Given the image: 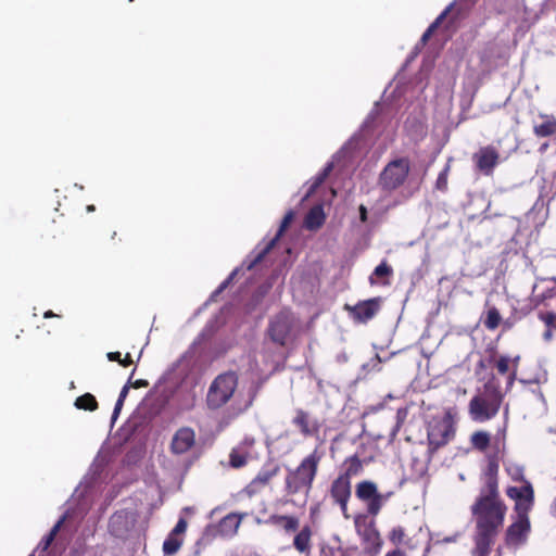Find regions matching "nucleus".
Masks as SVG:
<instances>
[{
    "mask_svg": "<svg viewBox=\"0 0 556 556\" xmlns=\"http://www.w3.org/2000/svg\"><path fill=\"white\" fill-rule=\"evenodd\" d=\"M256 394L254 387L248 389L239 387L238 377L235 372L218 375L211 383L206 403L210 408H219L232 400L237 413L247 410L253 403Z\"/></svg>",
    "mask_w": 556,
    "mask_h": 556,
    "instance_id": "f257e3e1",
    "label": "nucleus"
},
{
    "mask_svg": "<svg viewBox=\"0 0 556 556\" xmlns=\"http://www.w3.org/2000/svg\"><path fill=\"white\" fill-rule=\"evenodd\" d=\"M506 494L515 502V519L506 532V542L511 546L522 545L530 532L529 513L534 502V491L530 482L523 486H508Z\"/></svg>",
    "mask_w": 556,
    "mask_h": 556,
    "instance_id": "f03ea898",
    "label": "nucleus"
},
{
    "mask_svg": "<svg viewBox=\"0 0 556 556\" xmlns=\"http://www.w3.org/2000/svg\"><path fill=\"white\" fill-rule=\"evenodd\" d=\"M320 459L321 455L315 450L294 470L288 472L286 477L288 494L302 493L305 497L308 495Z\"/></svg>",
    "mask_w": 556,
    "mask_h": 556,
    "instance_id": "7ed1b4c3",
    "label": "nucleus"
},
{
    "mask_svg": "<svg viewBox=\"0 0 556 556\" xmlns=\"http://www.w3.org/2000/svg\"><path fill=\"white\" fill-rule=\"evenodd\" d=\"M457 412L454 408L434 415L427 422V439L429 447L435 451L447 444L455 435Z\"/></svg>",
    "mask_w": 556,
    "mask_h": 556,
    "instance_id": "20e7f679",
    "label": "nucleus"
},
{
    "mask_svg": "<svg viewBox=\"0 0 556 556\" xmlns=\"http://www.w3.org/2000/svg\"><path fill=\"white\" fill-rule=\"evenodd\" d=\"M477 529L496 532L504 521L506 507L495 496L482 497L473 507Z\"/></svg>",
    "mask_w": 556,
    "mask_h": 556,
    "instance_id": "39448f33",
    "label": "nucleus"
},
{
    "mask_svg": "<svg viewBox=\"0 0 556 556\" xmlns=\"http://www.w3.org/2000/svg\"><path fill=\"white\" fill-rule=\"evenodd\" d=\"M501 404L502 395L486 389L470 400L468 413L473 421L484 422L492 419L498 413Z\"/></svg>",
    "mask_w": 556,
    "mask_h": 556,
    "instance_id": "423d86ee",
    "label": "nucleus"
},
{
    "mask_svg": "<svg viewBox=\"0 0 556 556\" xmlns=\"http://www.w3.org/2000/svg\"><path fill=\"white\" fill-rule=\"evenodd\" d=\"M298 327L296 317L289 311H282L270 320L268 334L274 342L283 345Z\"/></svg>",
    "mask_w": 556,
    "mask_h": 556,
    "instance_id": "0eeeda50",
    "label": "nucleus"
},
{
    "mask_svg": "<svg viewBox=\"0 0 556 556\" xmlns=\"http://www.w3.org/2000/svg\"><path fill=\"white\" fill-rule=\"evenodd\" d=\"M410 164L408 159H395L388 163L380 174L379 182L386 190H395L402 186L409 173Z\"/></svg>",
    "mask_w": 556,
    "mask_h": 556,
    "instance_id": "6e6552de",
    "label": "nucleus"
},
{
    "mask_svg": "<svg viewBox=\"0 0 556 556\" xmlns=\"http://www.w3.org/2000/svg\"><path fill=\"white\" fill-rule=\"evenodd\" d=\"M354 525L357 534L362 538L365 544V549L370 556H376L381 547L380 534L375 527L374 519L366 515H357L354 518Z\"/></svg>",
    "mask_w": 556,
    "mask_h": 556,
    "instance_id": "1a4fd4ad",
    "label": "nucleus"
},
{
    "mask_svg": "<svg viewBox=\"0 0 556 556\" xmlns=\"http://www.w3.org/2000/svg\"><path fill=\"white\" fill-rule=\"evenodd\" d=\"M356 496L367 504V510L372 516H376L383 503L386 496L378 492L377 485L371 481H362L356 486Z\"/></svg>",
    "mask_w": 556,
    "mask_h": 556,
    "instance_id": "9d476101",
    "label": "nucleus"
},
{
    "mask_svg": "<svg viewBox=\"0 0 556 556\" xmlns=\"http://www.w3.org/2000/svg\"><path fill=\"white\" fill-rule=\"evenodd\" d=\"M136 516L131 511L121 510L111 516L109 532L115 538L125 539L134 530Z\"/></svg>",
    "mask_w": 556,
    "mask_h": 556,
    "instance_id": "9b49d317",
    "label": "nucleus"
},
{
    "mask_svg": "<svg viewBox=\"0 0 556 556\" xmlns=\"http://www.w3.org/2000/svg\"><path fill=\"white\" fill-rule=\"evenodd\" d=\"M195 444V432L189 427L178 429L170 442V452L176 455L188 453Z\"/></svg>",
    "mask_w": 556,
    "mask_h": 556,
    "instance_id": "f8f14e48",
    "label": "nucleus"
},
{
    "mask_svg": "<svg viewBox=\"0 0 556 556\" xmlns=\"http://www.w3.org/2000/svg\"><path fill=\"white\" fill-rule=\"evenodd\" d=\"M345 309L351 313L356 321L365 323L372 318L378 312L379 301L377 299L363 301L354 306L346 305Z\"/></svg>",
    "mask_w": 556,
    "mask_h": 556,
    "instance_id": "ddd939ff",
    "label": "nucleus"
},
{
    "mask_svg": "<svg viewBox=\"0 0 556 556\" xmlns=\"http://www.w3.org/2000/svg\"><path fill=\"white\" fill-rule=\"evenodd\" d=\"M473 160L480 172L490 175L498 162V153L495 149L485 147L473 155Z\"/></svg>",
    "mask_w": 556,
    "mask_h": 556,
    "instance_id": "4468645a",
    "label": "nucleus"
},
{
    "mask_svg": "<svg viewBox=\"0 0 556 556\" xmlns=\"http://www.w3.org/2000/svg\"><path fill=\"white\" fill-rule=\"evenodd\" d=\"M331 495L340 506H344L351 496V481L346 476H339L332 483Z\"/></svg>",
    "mask_w": 556,
    "mask_h": 556,
    "instance_id": "2eb2a0df",
    "label": "nucleus"
},
{
    "mask_svg": "<svg viewBox=\"0 0 556 556\" xmlns=\"http://www.w3.org/2000/svg\"><path fill=\"white\" fill-rule=\"evenodd\" d=\"M540 122L534 123L533 132L540 138L556 135V117L547 114L539 115Z\"/></svg>",
    "mask_w": 556,
    "mask_h": 556,
    "instance_id": "dca6fc26",
    "label": "nucleus"
},
{
    "mask_svg": "<svg viewBox=\"0 0 556 556\" xmlns=\"http://www.w3.org/2000/svg\"><path fill=\"white\" fill-rule=\"evenodd\" d=\"M254 443L253 439H245L239 446L235 447L230 453V465L233 468H240L247 464L251 456L249 450Z\"/></svg>",
    "mask_w": 556,
    "mask_h": 556,
    "instance_id": "f3484780",
    "label": "nucleus"
},
{
    "mask_svg": "<svg viewBox=\"0 0 556 556\" xmlns=\"http://www.w3.org/2000/svg\"><path fill=\"white\" fill-rule=\"evenodd\" d=\"M277 468L261 470L257 476L247 485V494L252 496L260 492L265 485H267L270 479L277 475Z\"/></svg>",
    "mask_w": 556,
    "mask_h": 556,
    "instance_id": "a211bd4d",
    "label": "nucleus"
},
{
    "mask_svg": "<svg viewBox=\"0 0 556 556\" xmlns=\"http://www.w3.org/2000/svg\"><path fill=\"white\" fill-rule=\"evenodd\" d=\"M519 359V355L514 358H510L509 356H500L496 362V368L500 374L505 375L508 371L510 372L508 377V387H510L516 379Z\"/></svg>",
    "mask_w": 556,
    "mask_h": 556,
    "instance_id": "6ab92c4d",
    "label": "nucleus"
},
{
    "mask_svg": "<svg viewBox=\"0 0 556 556\" xmlns=\"http://www.w3.org/2000/svg\"><path fill=\"white\" fill-rule=\"evenodd\" d=\"M294 548L301 554H309L312 549V529L303 527L293 539Z\"/></svg>",
    "mask_w": 556,
    "mask_h": 556,
    "instance_id": "aec40b11",
    "label": "nucleus"
},
{
    "mask_svg": "<svg viewBox=\"0 0 556 556\" xmlns=\"http://www.w3.org/2000/svg\"><path fill=\"white\" fill-rule=\"evenodd\" d=\"M241 523V517L237 514H229L218 525V532L223 536H232L237 533Z\"/></svg>",
    "mask_w": 556,
    "mask_h": 556,
    "instance_id": "412c9836",
    "label": "nucleus"
},
{
    "mask_svg": "<svg viewBox=\"0 0 556 556\" xmlns=\"http://www.w3.org/2000/svg\"><path fill=\"white\" fill-rule=\"evenodd\" d=\"M477 536H476V549L475 554L476 556H486V554L490 551V546L492 543V539L495 534V532H492L490 530H481L477 529Z\"/></svg>",
    "mask_w": 556,
    "mask_h": 556,
    "instance_id": "4be33fe9",
    "label": "nucleus"
},
{
    "mask_svg": "<svg viewBox=\"0 0 556 556\" xmlns=\"http://www.w3.org/2000/svg\"><path fill=\"white\" fill-rule=\"evenodd\" d=\"M325 213L321 205H316L307 213L304 225L309 230L318 229L325 222Z\"/></svg>",
    "mask_w": 556,
    "mask_h": 556,
    "instance_id": "5701e85b",
    "label": "nucleus"
},
{
    "mask_svg": "<svg viewBox=\"0 0 556 556\" xmlns=\"http://www.w3.org/2000/svg\"><path fill=\"white\" fill-rule=\"evenodd\" d=\"M293 218H294V213L292 211L288 212L285 215L276 237L267 244V247L264 249V251L257 255L254 263L260 262L263 258V256L273 248V245L276 243V241L279 239V237L283 233V231L291 224Z\"/></svg>",
    "mask_w": 556,
    "mask_h": 556,
    "instance_id": "b1692460",
    "label": "nucleus"
},
{
    "mask_svg": "<svg viewBox=\"0 0 556 556\" xmlns=\"http://www.w3.org/2000/svg\"><path fill=\"white\" fill-rule=\"evenodd\" d=\"M182 543L184 538H179L177 535L169 533L163 543V554L165 556L175 555L180 549Z\"/></svg>",
    "mask_w": 556,
    "mask_h": 556,
    "instance_id": "393cba45",
    "label": "nucleus"
},
{
    "mask_svg": "<svg viewBox=\"0 0 556 556\" xmlns=\"http://www.w3.org/2000/svg\"><path fill=\"white\" fill-rule=\"evenodd\" d=\"M505 469H506V472L508 473V476L514 480V481H522V483H526L528 482L527 480H525L523 478V467L521 465H519L518 463H515V462H507L505 464ZM525 484H522L521 486H523Z\"/></svg>",
    "mask_w": 556,
    "mask_h": 556,
    "instance_id": "a878e982",
    "label": "nucleus"
},
{
    "mask_svg": "<svg viewBox=\"0 0 556 556\" xmlns=\"http://www.w3.org/2000/svg\"><path fill=\"white\" fill-rule=\"evenodd\" d=\"M490 443V434L485 431H477L471 435V444L479 451H485Z\"/></svg>",
    "mask_w": 556,
    "mask_h": 556,
    "instance_id": "bb28decb",
    "label": "nucleus"
},
{
    "mask_svg": "<svg viewBox=\"0 0 556 556\" xmlns=\"http://www.w3.org/2000/svg\"><path fill=\"white\" fill-rule=\"evenodd\" d=\"M75 406L79 409L94 410L98 404L92 394L86 393L76 399Z\"/></svg>",
    "mask_w": 556,
    "mask_h": 556,
    "instance_id": "cd10ccee",
    "label": "nucleus"
},
{
    "mask_svg": "<svg viewBox=\"0 0 556 556\" xmlns=\"http://www.w3.org/2000/svg\"><path fill=\"white\" fill-rule=\"evenodd\" d=\"M345 465L346 468L345 473L343 476L349 477V480L351 479V477L359 475L363 468L362 463L357 457H352L348 459Z\"/></svg>",
    "mask_w": 556,
    "mask_h": 556,
    "instance_id": "c85d7f7f",
    "label": "nucleus"
},
{
    "mask_svg": "<svg viewBox=\"0 0 556 556\" xmlns=\"http://www.w3.org/2000/svg\"><path fill=\"white\" fill-rule=\"evenodd\" d=\"M66 519V516L64 515L55 525L54 527L52 528V530L50 531V533L40 542L39 544V548H41L42 551H46L50 544L52 543V541L54 540V536L56 535L58 531L60 530L61 526L63 525V522L65 521Z\"/></svg>",
    "mask_w": 556,
    "mask_h": 556,
    "instance_id": "c756f323",
    "label": "nucleus"
},
{
    "mask_svg": "<svg viewBox=\"0 0 556 556\" xmlns=\"http://www.w3.org/2000/svg\"><path fill=\"white\" fill-rule=\"evenodd\" d=\"M294 424L304 434H311L313 432V429L309 427L308 416L302 410L298 412L296 416L294 417Z\"/></svg>",
    "mask_w": 556,
    "mask_h": 556,
    "instance_id": "7c9ffc66",
    "label": "nucleus"
},
{
    "mask_svg": "<svg viewBox=\"0 0 556 556\" xmlns=\"http://www.w3.org/2000/svg\"><path fill=\"white\" fill-rule=\"evenodd\" d=\"M501 321V315L496 308H491L488 311L486 318L484 320V325L488 329L494 330Z\"/></svg>",
    "mask_w": 556,
    "mask_h": 556,
    "instance_id": "2f4dec72",
    "label": "nucleus"
},
{
    "mask_svg": "<svg viewBox=\"0 0 556 556\" xmlns=\"http://www.w3.org/2000/svg\"><path fill=\"white\" fill-rule=\"evenodd\" d=\"M332 169V164H328L323 173L316 176L312 185L309 186V189L307 193L305 194V198L309 197L317 188L318 186L325 180V178L328 176L330 170Z\"/></svg>",
    "mask_w": 556,
    "mask_h": 556,
    "instance_id": "473e14b6",
    "label": "nucleus"
},
{
    "mask_svg": "<svg viewBox=\"0 0 556 556\" xmlns=\"http://www.w3.org/2000/svg\"><path fill=\"white\" fill-rule=\"evenodd\" d=\"M495 54H496V49L494 46H488L479 52V55H481L482 62L483 63L485 62V64L483 66L484 72L490 71V68L493 66V63L489 60V56L495 55Z\"/></svg>",
    "mask_w": 556,
    "mask_h": 556,
    "instance_id": "72a5a7b5",
    "label": "nucleus"
},
{
    "mask_svg": "<svg viewBox=\"0 0 556 556\" xmlns=\"http://www.w3.org/2000/svg\"><path fill=\"white\" fill-rule=\"evenodd\" d=\"M287 532L295 531L299 528V519L293 516H280L278 518Z\"/></svg>",
    "mask_w": 556,
    "mask_h": 556,
    "instance_id": "f704fd0d",
    "label": "nucleus"
},
{
    "mask_svg": "<svg viewBox=\"0 0 556 556\" xmlns=\"http://www.w3.org/2000/svg\"><path fill=\"white\" fill-rule=\"evenodd\" d=\"M128 391H129V387L128 386H124L123 389L121 390V393H119V396L115 403V407H114V410H113V414H112V420H116L118 415H119V412L123 407V404H124V401L128 394Z\"/></svg>",
    "mask_w": 556,
    "mask_h": 556,
    "instance_id": "c9c22d12",
    "label": "nucleus"
},
{
    "mask_svg": "<svg viewBox=\"0 0 556 556\" xmlns=\"http://www.w3.org/2000/svg\"><path fill=\"white\" fill-rule=\"evenodd\" d=\"M404 538H405V531L402 527L397 526V527H394L390 534H389V539L390 541L394 544V545H400L404 542Z\"/></svg>",
    "mask_w": 556,
    "mask_h": 556,
    "instance_id": "e433bc0d",
    "label": "nucleus"
},
{
    "mask_svg": "<svg viewBox=\"0 0 556 556\" xmlns=\"http://www.w3.org/2000/svg\"><path fill=\"white\" fill-rule=\"evenodd\" d=\"M450 10V8H447L445 11H443L438 17L437 20L428 27V29L425 31V34L422 35L421 37V41L425 43L429 37L431 36V34L433 33V30L438 27V25L441 23V21L445 17V15L447 14V11Z\"/></svg>",
    "mask_w": 556,
    "mask_h": 556,
    "instance_id": "4c0bfd02",
    "label": "nucleus"
},
{
    "mask_svg": "<svg viewBox=\"0 0 556 556\" xmlns=\"http://www.w3.org/2000/svg\"><path fill=\"white\" fill-rule=\"evenodd\" d=\"M540 319L552 330H556V314L552 312L540 313Z\"/></svg>",
    "mask_w": 556,
    "mask_h": 556,
    "instance_id": "58836bf2",
    "label": "nucleus"
},
{
    "mask_svg": "<svg viewBox=\"0 0 556 556\" xmlns=\"http://www.w3.org/2000/svg\"><path fill=\"white\" fill-rule=\"evenodd\" d=\"M187 530V521L184 518H180L178 522L176 523L175 528L169 532L174 535H177L179 538H182Z\"/></svg>",
    "mask_w": 556,
    "mask_h": 556,
    "instance_id": "ea45409f",
    "label": "nucleus"
},
{
    "mask_svg": "<svg viewBox=\"0 0 556 556\" xmlns=\"http://www.w3.org/2000/svg\"><path fill=\"white\" fill-rule=\"evenodd\" d=\"M407 416V409L406 408H399L396 412V426L395 429L392 432V437H395L397 430L400 429L401 425L404 422L405 418Z\"/></svg>",
    "mask_w": 556,
    "mask_h": 556,
    "instance_id": "a19ab883",
    "label": "nucleus"
},
{
    "mask_svg": "<svg viewBox=\"0 0 556 556\" xmlns=\"http://www.w3.org/2000/svg\"><path fill=\"white\" fill-rule=\"evenodd\" d=\"M447 173H448V166H446L439 175L437 179V187L439 189H445L447 185Z\"/></svg>",
    "mask_w": 556,
    "mask_h": 556,
    "instance_id": "79ce46f5",
    "label": "nucleus"
},
{
    "mask_svg": "<svg viewBox=\"0 0 556 556\" xmlns=\"http://www.w3.org/2000/svg\"><path fill=\"white\" fill-rule=\"evenodd\" d=\"M392 271L391 267L388 266L386 263L379 264L376 268L374 274L379 277L388 276Z\"/></svg>",
    "mask_w": 556,
    "mask_h": 556,
    "instance_id": "37998d69",
    "label": "nucleus"
},
{
    "mask_svg": "<svg viewBox=\"0 0 556 556\" xmlns=\"http://www.w3.org/2000/svg\"><path fill=\"white\" fill-rule=\"evenodd\" d=\"M406 127H408V125ZM407 129H408V131L412 132V137L414 139L422 137L424 134H425L424 125L421 123H419V122L415 125V130L414 131H412L409 128H407Z\"/></svg>",
    "mask_w": 556,
    "mask_h": 556,
    "instance_id": "c03bdc74",
    "label": "nucleus"
},
{
    "mask_svg": "<svg viewBox=\"0 0 556 556\" xmlns=\"http://www.w3.org/2000/svg\"><path fill=\"white\" fill-rule=\"evenodd\" d=\"M108 358L110 361H117V362H119L121 353L119 352H111V353L108 354Z\"/></svg>",
    "mask_w": 556,
    "mask_h": 556,
    "instance_id": "a18cd8bd",
    "label": "nucleus"
},
{
    "mask_svg": "<svg viewBox=\"0 0 556 556\" xmlns=\"http://www.w3.org/2000/svg\"><path fill=\"white\" fill-rule=\"evenodd\" d=\"M359 215H361L362 222H365L367 218V210L364 205L359 206Z\"/></svg>",
    "mask_w": 556,
    "mask_h": 556,
    "instance_id": "49530a36",
    "label": "nucleus"
},
{
    "mask_svg": "<svg viewBox=\"0 0 556 556\" xmlns=\"http://www.w3.org/2000/svg\"><path fill=\"white\" fill-rule=\"evenodd\" d=\"M119 363H121L124 367L128 366V365L131 363V359H130L129 354H127V355H126V357H125L124 359H119Z\"/></svg>",
    "mask_w": 556,
    "mask_h": 556,
    "instance_id": "de8ad7c7",
    "label": "nucleus"
},
{
    "mask_svg": "<svg viewBox=\"0 0 556 556\" xmlns=\"http://www.w3.org/2000/svg\"><path fill=\"white\" fill-rule=\"evenodd\" d=\"M456 535L454 536H446L442 540V543H451V542H455L456 541ZM437 543H441V541H437Z\"/></svg>",
    "mask_w": 556,
    "mask_h": 556,
    "instance_id": "09e8293b",
    "label": "nucleus"
},
{
    "mask_svg": "<svg viewBox=\"0 0 556 556\" xmlns=\"http://www.w3.org/2000/svg\"><path fill=\"white\" fill-rule=\"evenodd\" d=\"M543 337H544V339H545L546 341L552 340V337H553V330H552V329H549V328H547V330L544 332V336H543Z\"/></svg>",
    "mask_w": 556,
    "mask_h": 556,
    "instance_id": "8fccbe9b",
    "label": "nucleus"
},
{
    "mask_svg": "<svg viewBox=\"0 0 556 556\" xmlns=\"http://www.w3.org/2000/svg\"><path fill=\"white\" fill-rule=\"evenodd\" d=\"M551 514L556 517V497L554 498L552 505H551Z\"/></svg>",
    "mask_w": 556,
    "mask_h": 556,
    "instance_id": "3c124183",
    "label": "nucleus"
},
{
    "mask_svg": "<svg viewBox=\"0 0 556 556\" xmlns=\"http://www.w3.org/2000/svg\"><path fill=\"white\" fill-rule=\"evenodd\" d=\"M386 556H403V553L401 551H399V549H395L393 552L387 553Z\"/></svg>",
    "mask_w": 556,
    "mask_h": 556,
    "instance_id": "603ef678",
    "label": "nucleus"
},
{
    "mask_svg": "<svg viewBox=\"0 0 556 556\" xmlns=\"http://www.w3.org/2000/svg\"><path fill=\"white\" fill-rule=\"evenodd\" d=\"M341 507V510L344 515L345 518H349V515H348V502H344V506H340Z\"/></svg>",
    "mask_w": 556,
    "mask_h": 556,
    "instance_id": "864d4df0",
    "label": "nucleus"
},
{
    "mask_svg": "<svg viewBox=\"0 0 556 556\" xmlns=\"http://www.w3.org/2000/svg\"><path fill=\"white\" fill-rule=\"evenodd\" d=\"M228 281L229 280L224 281L216 292H220L223 289H225L227 287V285H228Z\"/></svg>",
    "mask_w": 556,
    "mask_h": 556,
    "instance_id": "5fc2aeb1",
    "label": "nucleus"
},
{
    "mask_svg": "<svg viewBox=\"0 0 556 556\" xmlns=\"http://www.w3.org/2000/svg\"><path fill=\"white\" fill-rule=\"evenodd\" d=\"M43 316H45V318H49V317L54 316V314L51 311H48V312L45 313Z\"/></svg>",
    "mask_w": 556,
    "mask_h": 556,
    "instance_id": "6e6d98bb",
    "label": "nucleus"
},
{
    "mask_svg": "<svg viewBox=\"0 0 556 556\" xmlns=\"http://www.w3.org/2000/svg\"><path fill=\"white\" fill-rule=\"evenodd\" d=\"M458 479H459L460 481H465V479H466V478H465V475H464V473H462V472H460V473H458Z\"/></svg>",
    "mask_w": 556,
    "mask_h": 556,
    "instance_id": "4d7b16f0",
    "label": "nucleus"
},
{
    "mask_svg": "<svg viewBox=\"0 0 556 556\" xmlns=\"http://www.w3.org/2000/svg\"><path fill=\"white\" fill-rule=\"evenodd\" d=\"M87 211L88 212H93L94 211V206L93 205H88L87 206Z\"/></svg>",
    "mask_w": 556,
    "mask_h": 556,
    "instance_id": "13d9d810",
    "label": "nucleus"
},
{
    "mask_svg": "<svg viewBox=\"0 0 556 556\" xmlns=\"http://www.w3.org/2000/svg\"><path fill=\"white\" fill-rule=\"evenodd\" d=\"M29 556H34V555H29Z\"/></svg>",
    "mask_w": 556,
    "mask_h": 556,
    "instance_id": "bf43d9fd",
    "label": "nucleus"
}]
</instances>
